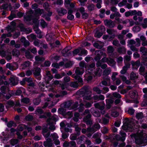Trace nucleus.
Listing matches in <instances>:
<instances>
[{
	"label": "nucleus",
	"mask_w": 147,
	"mask_h": 147,
	"mask_svg": "<svg viewBox=\"0 0 147 147\" xmlns=\"http://www.w3.org/2000/svg\"><path fill=\"white\" fill-rule=\"evenodd\" d=\"M113 95L114 97L116 98H121V96L120 94L116 92H114L113 94Z\"/></svg>",
	"instance_id": "nucleus-48"
},
{
	"label": "nucleus",
	"mask_w": 147,
	"mask_h": 147,
	"mask_svg": "<svg viewBox=\"0 0 147 147\" xmlns=\"http://www.w3.org/2000/svg\"><path fill=\"white\" fill-rule=\"evenodd\" d=\"M100 128V125L98 123H95L92 127H89L88 128V130L89 131L94 132L97 130L99 129Z\"/></svg>",
	"instance_id": "nucleus-5"
},
{
	"label": "nucleus",
	"mask_w": 147,
	"mask_h": 147,
	"mask_svg": "<svg viewBox=\"0 0 147 147\" xmlns=\"http://www.w3.org/2000/svg\"><path fill=\"white\" fill-rule=\"evenodd\" d=\"M16 125V123L13 121H9L7 124V126L8 127H11L13 125Z\"/></svg>",
	"instance_id": "nucleus-45"
},
{
	"label": "nucleus",
	"mask_w": 147,
	"mask_h": 147,
	"mask_svg": "<svg viewBox=\"0 0 147 147\" xmlns=\"http://www.w3.org/2000/svg\"><path fill=\"white\" fill-rule=\"evenodd\" d=\"M80 51V53L78 54L79 56H82L83 55H86L88 54V51L85 49H83L82 48V49Z\"/></svg>",
	"instance_id": "nucleus-27"
},
{
	"label": "nucleus",
	"mask_w": 147,
	"mask_h": 147,
	"mask_svg": "<svg viewBox=\"0 0 147 147\" xmlns=\"http://www.w3.org/2000/svg\"><path fill=\"white\" fill-rule=\"evenodd\" d=\"M104 23L106 26L110 28H113L115 25L114 22L110 19H105L104 20Z\"/></svg>",
	"instance_id": "nucleus-4"
},
{
	"label": "nucleus",
	"mask_w": 147,
	"mask_h": 147,
	"mask_svg": "<svg viewBox=\"0 0 147 147\" xmlns=\"http://www.w3.org/2000/svg\"><path fill=\"white\" fill-rule=\"evenodd\" d=\"M93 46L96 48L99 49H101L103 47V46L99 45L98 43L96 42L94 43Z\"/></svg>",
	"instance_id": "nucleus-40"
},
{
	"label": "nucleus",
	"mask_w": 147,
	"mask_h": 147,
	"mask_svg": "<svg viewBox=\"0 0 147 147\" xmlns=\"http://www.w3.org/2000/svg\"><path fill=\"white\" fill-rule=\"evenodd\" d=\"M74 16L73 14H67V19L71 20H72L74 19Z\"/></svg>",
	"instance_id": "nucleus-54"
},
{
	"label": "nucleus",
	"mask_w": 147,
	"mask_h": 147,
	"mask_svg": "<svg viewBox=\"0 0 147 147\" xmlns=\"http://www.w3.org/2000/svg\"><path fill=\"white\" fill-rule=\"evenodd\" d=\"M131 59V57L128 55H125L124 57V61H129Z\"/></svg>",
	"instance_id": "nucleus-64"
},
{
	"label": "nucleus",
	"mask_w": 147,
	"mask_h": 147,
	"mask_svg": "<svg viewBox=\"0 0 147 147\" xmlns=\"http://www.w3.org/2000/svg\"><path fill=\"white\" fill-rule=\"evenodd\" d=\"M12 54L13 56L18 57L20 55L19 51L17 49H14L12 51Z\"/></svg>",
	"instance_id": "nucleus-19"
},
{
	"label": "nucleus",
	"mask_w": 147,
	"mask_h": 147,
	"mask_svg": "<svg viewBox=\"0 0 147 147\" xmlns=\"http://www.w3.org/2000/svg\"><path fill=\"white\" fill-rule=\"evenodd\" d=\"M35 59L36 61H41L42 62L45 60V58L43 57H40L39 56H36Z\"/></svg>",
	"instance_id": "nucleus-37"
},
{
	"label": "nucleus",
	"mask_w": 147,
	"mask_h": 147,
	"mask_svg": "<svg viewBox=\"0 0 147 147\" xmlns=\"http://www.w3.org/2000/svg\"><path fill=\"white\" fill-rule=\"evenodd\" d=\"M9 80L10 83L13 86L17 85L18 83V82L13 77H11L9 79Z\"/></svg>",
	"instance_id": "nucleus-17"
},
{
	"label": "nucleus",
	"mask_w": 147,
	"mask_h": 147,
	"mask_svg": "<svg viewBox=\"0 0 147 147\" xmlns=\"http://www.w3.org/2000/svg\"><path fill=\"white\" fill-rule=\"evenodd\" d=\"M135 142L136 144L142 145L144 142V140L142 138H139L135 140Z\"/></svg>",
	"instance_id": "nucleus-16"
},
{
	"label": "nucleus",
	"mask_w": 147,
	"mask_h": 147,
	"mask_svg": "<svg viewBox=\"0 0 147 147\" xmlns=\"http://www.w3.org/2000/svg\"><path fill=\"white\" fill-rule=\"evenodd\" d=\"M102 62H107V63L109 65V63L111 64H113L115 62V60L111 58H109V59L106 57H103L101 59Z\"/></svg>",
	"instance_id": "nucleus-6"
},
{
	"label": "nucleus",
	"mask_w": 147,
	"mask_h": 147,
	"mask_svg": "<svg viewBox=\"0 0 147 147\" xmlns=\"http://www.w3.org/2000/svg\"><path fill=\"white\" fill-rule=\"evenodd\" d=\"M58 113L62 115H64L66 114V112L64 109L62 108H59L58 110Z\"/></svg>",
	"instance_id": "nucleus-38"
},
{
	"label": "nucleus",
	"mask_w": 147,
	"mask_h": 147,
	"mask_svg": "<svg viewBox=\"0 0 147 147\" xmlns=\"http://www.w3.org/2000/svg\"><path fill=\"white\" fill-rule=\"evenodd\" d=\"M76 80H77V82L78 83H80V84H82L83 81L82 78L80 77V76H78V78L76 79Z\"/></svg>",
	"instance_id": "nucleus-49"
},
{
	"label": "nucleus",
	"mask_w": 147,
	"mask_h": 147,
	"mask_svg": "<svg viewBox=\"0 0 147 147\" xmlns=\"http://www.w3.org/2000/svg\"><path fill=\"white\" fill-rule=\"evenodd\" d=\"M57 12L58 13L59 15V16H62L67 13L66 10L64 9L63 7L61 8L60 10L57 9Z\"/></svg>",
	"instance_id": "nucleus-13"
},
{
	"label": "nucleus",
	"mask_w": 147,
	"mask_h": 147,
	"mask_svg": "<svg viewBox=\"0 0 147 147\" xmlns=\"http://www.w3.org/2000/svg\"><path fill=\"white\" fill-rule=\"evenodd\" d=\"M41 25L43 28H45L47 26V23L44 20L42 19L41 20V22L40 23Z\"/></svg>",
	"instance_id": "nucleus-42"
},
{
	"label": "nucleus",
	"mask_w": 147,
	"mask_h": 147,
	"mask_svg": "<svg viewBox=\"0 0 147 147\" xmlns=\"http://www.w3.org/2000/svg\"><path fill=\"white\" fill-rule=\"evenodd\" d=\"M49 129L48 127H45L42 129V134L43 136H44V134L48 132L49 131Z\"/></svg>",
	"instance_id": "nucleus-53"
},
{
	"label": "nucleus",
	"mask_w": 147,
	"mask_h": 147,
	"mask_svg": "<svg viewBox=\"0 0 147 147\" xmlns=\"http://www.w3.org/2000/svg\"><path fill=\"white\" fill-rule=\"evenodd\" d=\"M135 112V110L132 108H129L128 110V112L130 115H133Z\"/></svg>",
	"instance_id": "nucleus-51"
},
{
	"label": "nucleus",
	"mask_w": 147,
	"mask_h": 147,
	"mask_svg": "<svg viewBox=\"0 0 147 147\" xmlns=\"http://www.w3.org/2000/svg\"><path fill=\"white\" fill-rule=\"evenodd\" d=\"M31 62L29 61H25L22 65L24 69L29 67L30 65Z\"/></svg>",
	"instance_id": "nucleus-36"
},
{
	"label": "nucleus",
	"mask_w": 147,
	"mask_h": 147,
	"mask_svg": "<svg viewBox=\"0 0 147 147\" xmlns=\"http://www.w3.org/2000/svg\"><path fill=\"white\" fill-rule=\"evenodd\" d=\"M22 101L24 103L27 104L29 102L30 100L28 98H24L22 99Z\"/></svg>",
	"instance_id": "nucleus-56"
},
{
	"label": "nucleus",
	"mask_w": 147,
	"mask_h": 147,
	"mask_svg": "<svg viewBox=\"0 0 147 147\" xmlns=\"http://www.w3.org/2000/svg\"><path fill=\"white\" fill-rule=\"evenodd\" d=\"M105 105V103L103 101L95 103L94 105V106L95 108L98 109L100 110L104 109Z\"/></svg>",
	"instance_id": "nucleus-7"
},
{
	"label": "nucleus",
	"mask_w": 147,
	"mask_h": 147,
	"mask_svg": "<svg viewBox=\"0 0 147 147\" xmlns=\"http://www.w3.org/2000/svg\"><path fill=\"white\" fill-rule=\"evenodd\" d=\"M84 71V69L80 70L79 69H76L75 71V73L77 75L79 76L82 75L83 74Z\"/></svg>",
	"instance_id": "nucleus-31"
},
{
	"label": "nucleus",
	"mask_w": 147,
	"mask_h": 147,
	"mask_svg": "<svg viewBox=\"0 0 147 147\" xmlns=\"http://www.w3.org/2000/svg\"><path fill=\"white\" fill-rule=\"evenodd\" d=\"M82 90L81 91V94H84L83 98L86 100H90L91 98L90 92L88 90V87L84 86L82 87Z\"/></svg>",
	"instance_id": "nucleus-1"
},
{
	"label": "nucleus",
	"mask_w": 147,
	"mask_h": 147,
	"mask_svg": "<svg viewBox=\"0 0 147 147\" xmlns=\"http://www.w3.org/2000/svg\"><path fill=\"white\" fill-rule=\"evenodd\" d=\"M82 49V48L79 47L77 49H76L72 51L73 56H75L77 55L80 52V50Z\"/></svg>",
	"instance_id": "nucleus-20"
},
{
	"label": "nucleus",
	"mask_w": 147,
	"mask_h": 147,
	"mask_svg": "<svg viewBox=\"0 0 147 147\" xmlns=\"http://www.w3.org/2000/svg\"><path fill=\"white\" fill-rule=\"evenodd\" d=\"M129 121V119L128 118H126L123 121V123L124 125L128 126Z\"/></svg>",
	"instance_id": "nucleus-47"
},
{
	"label": "nucleus",
	"mask_w": 147,
	"mask_h": 147,
	"mask_svg": "<svg viewBox=\"0 0 147 147\" xmlns=\"http://www.w3.org/2000/svg\"><path fill=\"white\" fill-rule=\"evenodd\" d=\"M79 11L81 14H82L85 12V8L83 7H81L77 9V11Z\"/></svg>",
	"instance_id": "nucleus-57"
},
{
	"label": "nucleus",
	"mask_w": 147,
	"mask_h": 147,
	"mask_svg": "<svg viewBox=\"0 0 147 147\" xmlns=\"http://www.w3.org/2000/svg\"><path fill=\"white\" fill-rule=\"evenodd\" d=\"M92 115L90 114H87L86 116L84 117L83 119V120H86L88 119H91Z\"/></svg>",
	"instance_id": "nucleus-55"
},
{
	"label": "nucleus",
	"mask_w": 147,
	"mask_h": 147,
	"mask_svg": "<svg viewBox=\"0 0 147 147\" xmlns=\"http://www.w3.org/2000/svg\"><path fill=\"white\" fill-rule=\"evenodd\" d=\"M102 57V56L100 54L96 55V56L94 58V59L96 61H100V59Z\"/></svg>",
	"instance_id": "nucleus-59"
},
{
	"label": "nucleus",
	"mask_w": 147,
	"mask_h": 147,
	"mask_svg": "<svg viewBox=\"0 0 147 147\" xmlns=\"http://www.w3.org/2000/svg\"><path fill=\"white\" fill-rule=\"evenodd\" d=\"M43 95V93L39 95V97H37L34 99L33 100V103L34 105H38L41 102L40 97Z\"/></svg>",
	"instance_id": "nucleus-10"
},
{
	"label": "nucleus",
	"mask_w": 147,
	"mask_h": 147,
	"mask_svg": "<svg viewBox=\"0 0 147 147\" xmlns=\"http://www.w3.org/2000/svg\"><path fill=\"white\" fill-rule=\"evenodd\" d=\"M51 64V62L50 61L48 60L46 61L44 63L43 66L45 67H49Z\"/></svg>",
	"instance_id": "nucleus-52"
},
{
	"label": "nucleus",
	"mask_w": 147,
	"mask_h": 147,
	"mask_svg": "<svg viewBox=\"0 0 147 147\" xmlns=\"http://www.w3.org/2000/svg\"><path fill=\"white\" fill-rule=\"evenodd\" d=\"M136 12V10H130L129 11L126 12L125 13V15L126 17H128L129 16L134 15Z\"/></svg>",
	"instance_id": "nucleus-11"
},
{
	"label": "nucleus",
	"mask_w": 147,
	"mask_h": 147,
	"mask_svg": "<svg viewBox=\"0 0 147 147\" xmlns=\"http://www.w3.org/2000/svg\"><path fill=\"white\" fill-rule=\"evenodd\" d=\"M26 90L24 88L21 87L18 88L16 91L15 92V95L17 96H19L21 94L22 92H25Z\"/></svg>",
	"instance_id": "nucleus-12"
},
{
	"label": "nucleus",
	"mask_w": 147,
	"mask_h": 147,
	"mask_svg": "<svg viewBox=\"0 0 147 147\" xmlns=\"http://www.w3.org/2000/svg\"><path fill=\"white\" fill-rule=\"evenodd\" d=\"M7 104L8 105V106H7V105L6 106V108L12 107L15 105V103L14 101L11 100H8L7 102Z\"/></svg>",
	"instance_id": "nucleus-18"
},
{
	"label": "nucleus",
	"mask_w": 147,
	"mask_h": 147,
	"mask_svg": "<svg viewBox=\"0 0 147 147\" xmlns=\"http://www.w3.org/2000/svg\"><path fill=\"white\" fill-rule=\"evenodd\" d=\"M71 87L74 88H76L78 86V84L77 82H72L70 84Z\"/></svg>",
	"instance_id": "nucleus-46"
},
{
	"label": "nucleus",
	"mask_w": 147,
	"mask_h": 147,
	"mask_svg": "<svg viewBox=\"0 0 147 147\" xmlns=\"http://www.w3.org/2000/svg\"><path fill=\"white\" fill-rule=\"evenodd\" d=\"M91 111L93 115L95 117H99L101 116L100 111L97 109H93L92 108L91 109Z\"/></svg>",
	"instance_id": "nucleus-8"
},
{
	"label": "nucleus",
	"mask_w": 147,
	"mask_h": 147,
	"mask_svg": "<svg viewBox=\"0 0 147 147\" xmlns=\"http://www.w3.org/2000/svg\"><path fill=\"white\" fill-rule=\"evenodd\" d=\"M141 29V28L140 26H135L133 27L132 30L134 32H138L140 31Z\"/></svg>",
	"instance_id": "nucleus-34"
},
{
	"label": "nucleus",
	"mask_w": 147,
	"mask_h": 147,
	"mask_svg": "<svg viewBox=\"0 0 147 147\" xmlns=\"http://www.w3.org/2000/svg\"><path fill=\"white\" fill-rule=\"evenodd\" d=\"M95 6L94 4L92 3L88 5L87 7L88 10L90 11H92L94 9Z\"/></svg>",
	"instance_id": "nucleus-43"
},
{
	"label": "nucleus",
	"mask_w": 147,
	"mask_h": 147,
	"mask_svg": "<svg viewBox=\"0 0 147 147\" xmlns=\"http://www.w3.org/2000/svg\"><path fill=\"white\" fill-rule=\"evenodd\" d=\"M93 98L94 100H104L105 97L104 95L102 94H100L99 95H94L93 96Z\"/></svg>",
	"instance_id": "nucleus-14"
},
{
	"label": "nucleus",
	"mask_w": 147,
	"mask_h": 147,
	"mask_svg": "<svg viewBox=\"0 0 147 147\" xmlns=\"http://www.w3.org/2000/svg\"><path fill=\"white\" fill-rule=\"evenodd\" d=\"M25 56L26 58L29 59H31L32 57V56L30 52L28 51H26L25 53Z\"/></svg>",
	"instance_id": "nucleus-44"
},
{
	"label": "nucleus",
	"mask_w": 147,
	"mask_h": 147,
	"mask_svg": "<svg viewBox=\"0 0 147 147\" xmlns=\"http://www.w3.org/2000/svg\"><path fill=\"white\" fill-rule=\"evenodd\" d=\"M107 32L109 34L111 35H115V34L114 33L115 31L113 29H107Z\"/></svg>",
	"instance_id": "nucleus-24"
},
{
	"label": "nucleus",
	"mask_w": 147,
	"mask_h": 147,
	"mask_svg": "<svg viewBox=\"0 0 147 147\" xmlns=\"http://www.w3.org/2000/svg\"><path fill=\"white\" fill-rule=\"evenodd\" d=\"M103 34V33L100 32L99 30H97L94 34V36L96 38H100Z\"/></svg>",
	"instance_id": "nucleus-30"
},
{
	"label": "nucleus",
	"mask_w": 147,
	"mask_h": 147,
	"mask_svg": "<svg viewBox=\"0 0 147 147\" xmlns=\"http://www.w3.org/2000/svg\"><path fill=\"white\" fill-rule=\"evenodd\" d=\"M41 69L39 67H37L36 68L33 72V74L34 77L39 80H40L41 79Z\"/></svg>",
	"instance_id": "nucleus-3"
},
{
	"label": "nucleus",
	"mask_w": 147,
	"mask_h": 147,
	"mask_svg": "<svg viewBox=\"0 0 147 147\" xmlns=\"http://www.w3.org/2000/svg\"><path fill=\"white\" fill-rule=\"evenodd\" d=\"M83 121L84 123H86L87 125L90 126H91L93 124L92 120L91 119L84 120Z\"/></svg>",
	"instance_id": "nucleus-33"
},
{
	"label": "nucleus",
	"mask_w": 147,
	"mask_h": 147,
	"mask_svg": "<svg viewBox=\"0 0 147 147\" xmlns=\"http://www.w3.org/2000/svg\"><path fill=\"white\" fill-rule=\"evenodd\" d=\"M137 92L136 91H130L129 92V95L130 97L132 98H134L137 95Z\"/></svg>",
	"instance_id": "nucleus-29"
},
{
	"label": "nucleus",
	"mask_w": 147,
	"mask_h": 147,
	"mask_svg": "<svg viewBox=\"0 0 147 147\" xmlns=\"http://www.w3.org/2000/svg\"><path fill=\"white\" fill-rule=\"evenodd\" d=\"M51 136L54 140L59 138L57 134L55 133H54L52 134Z\"/></svg>",
	"instance_id": "nucleus-60"
},
{
	"label": "nucleus",
	"mask_w": 147,
	"mask_h": 147,
	"mask_svg": "<svg viewBox=\"0 0 147 147\" xmlns=\"http://www.w3.org/2000/svg\"><path fill=\"white\" fill-rule=\"evenodd\" d=\"M34 17V16L33 15H28L26 16H24V19L26 22H28L31 21Z\"/></svg>",
	"instance_id": "nucleus-21"
},
{
	"label": "nucleus",
	"mask_w": 147,
	"mask_h": 147,
	"mask_svg": "<svg viewBox=\"0 0 147 147\" xmlns=\"http://www.w3.org/2000/svg\"><path fill=\"white\" fill-rule=\"evenodd\" d=\"M18 142L19 140L17 139L12 138L10 140V144L13 146L18 144Z\"/></svg>",
	"instance_id": "nucleus-22"
},
{
	"label": "nucleus",
	"mask_w": 147,
	"mask_h": 147,
	"mask_svg": "<svg viewBox=\"0 0 147 147\" xmlns=\"http://www.w3.org/2000/svg\"><path fill=\"white\" fill-rule=\"evenodd\" d=\"M136 117L138 119H141L144 118L143 113L142 112L138 113L136 114Z\"/></svg>",
	"instance_id": "nucleus-25"
},
{
	"label": "nucleus",
	"mask_w": 147,
	"mask_h": 147,
	"mask_svg": "<svg viewBox=\"0 0 147 147\" xmlns=\"http://www.w3.org/2000/svg\"><path fill=\"white\" fill-rule=\"evenodd\" d=\"M72 103L71 101L65 102L64 103V107L65 108H69L72 105Z\"/></svg>",
	"instance_id": "nucleus-23"
},
{
	"label": "nucleus",
	"mask_w": 147,
	"mask_h": 147,
	"mask_svg": "<svg viewBox=\"0 0 147 147\" xmlns=\"http://www.w3.org/2000/svg\"><path fill=\"white\" fill-rule=\"evenodd\" d=\"M73 64L72 61H69L65 64L64 66L65 68H67L72 66Z\"/></svg>",
	"instance_id": "nucleus-35"
},
{
	"label": "nucleus",
	"mask_w": 147,
	"mask_h": 147,
	"mask_svg": "<svg viewBox=\"0 0 147 147\" xmlns=\"http://www.w3.org/2000/svg\"><path fill=\"white\" fill-rule=\"evenodd\" d=\"M33 119V117L32 115L28 114L25 117L24 119L26 121H31Z\"/></svg>",
	"instance_id": "nucleus-28"
},
{
	"label": "nucleus",
	"mask_w": 147,
	"mask_h": 147,
	"mask_svg": "<svg viewBox=\"0 0 147 147\" xmlns=\"http://www.w3.org/2000/svg\"><path fill=\"white\" fill-rule=\"evenodd\" d=\"M109 119L105 118L102 119V123L106 125L109 123Z\"/></svg>",
	"instance_id": "nucleus-63"
},
{
	"label": "nucleus",
	"mask_w": 147,
	"mask_h": 147,
	"mask_svg": "<svg viewBox=\"0 0 147 147\" xmlns=\"http://www.w3.org/2000/svg\"><path fill=\"white\" fill-rule=\"evenodd\" d=\"M140 51L142 53L143 55H147V49H146L145 47L144 46L141 47L140 49Z\"/></svg>",
	"instance_id": "nucleus-15"
},
{
	"label": "nucleus",
	"mask_w": 147,
	"mask_h": 147,
	"mask_svg": "<svg viewBox=\"0 0 147 147\" xmlns=\"http://www.w3.org/2000/svg\"><path fill=\"white\" fill-rule=\"evenodd\" d=\"M82 18L84 19H86L88 17V14L87 13L84 12L82 14Z\"/></svg>",
	"instance_id": "nucleus-58"
},
{
	"label": "nucleus",
	"mask_w": 147,
	"mask_h": 147,
	"mask_svg": "<svg viewBox=\"0 0 147 147\" xmlns=\"http://www.w3.org/2000/svg\"><path fill=\"white\" fill-rule=\"evenodd\" d=\"M36 35L34 34H31L29 36H27V38H28L29 40L30 41V38L32 40H35L36 38Z\"/></svg>",
	"instance_id": "nucleus-41"
},
{
	"label": "nucleus",
	"mask_w": 147,
	"mask_h": 147,
	"mask_svg": "<svg viewBox=\"0 0 147 147\" xmlns=\"http://www.w3.org/2000/svg\"><path fill=\"white\" fill-rule=\"evenodd\" d=\"M44 13V10L43 9L38 8L34 10V15L35 17L40 16Z\"/></svg>",
	"instance_id": "nucleus-9"
},
{
	"label": "nucleus",
	"mask_w": 147,
	"mask_h": 147,
	"mask_svg": "<svg viewBox=\"0 0 147 147\" xmlns=\"http://www.w3.org/2000/svg\"><path fill=\"white\" fill-rule=\"evenodd\" d=\"M131 64L132 67L135 66L139 67L140 65V62L138 61H132L131 62Z\"/></svg>",
	"instance_id": "nucleus-39"
},
{
	"label": "nucleus",
	"mask_w": 147,
	"mask_h": 147,
	"mask_svg": "<svg viewBox=\"0 0 147 147\" xmlns=\"http://www.w3.org/2000/svg\"><path fill=\"white\" fill-rule=\"evenodd\" d=\"M7 89V86H3L1 87L0 90L2 93L6 94V90Z\"/></svg>",
	"instance_id": "nucleus-32"
},
{
	"label": "nucleus",
	"mask_w": 147,
	"mask_h": 147,
	"mask_svg": "<svg viewBox=\"0 0 147 147\" xmlns=\"http://www.w3.org/2000/svg\"><path fill=\"white\" fill-rule=\"evenodd\" d=\"M145 69V66L141 65L139 69V71L140 72H142L144 71Z\"/></svg>",
	"instance_id": "nucleus-62"
},
{
	"label": "nucleus",
	"mask_w": 147,
	"mask_h": 147,
	"mask_svg": "<svg viewBox=\"0 0 147 147\" xmlns=\"http://www.w3.org/2000/svg\"><path fill=\"white\" fill-rule=\"evenodd\" d=\"M93 89L94 91L96 92L98 94H100L101 93L102 90L97 87H94Z\"/></svg>",
	"instance_id": "nucleus-50"
},
{
	"label": "nucleus",
	"mask_w": 147,
	"mask_h": 147,
	"mask_svg": "<svg viewBox=\"0 0 147 147\" xmlns=\"http://www.w3.org/2000/svg\"><path fill=\"white\" fill-rule=\"evenodd\" d=\"M113 44L114 45L116 46H118L119 45H120L119 43V41L117 39L114 40L113 41Z\"/></svg>",
	"instance_id": "nucleus-61"
},
{
	"label": "nucleus",
	"mask_w": 147,
	"mask_h": 147,
	"mask_svg": "<svg viewBox=\"0 0 147 147\" xmlns=\"http://www.w3.org/2000/svg\"><path fill=\"white\" fill-rule=\"evenodd\" d=\"M71 49L70 47L68 48V47H66L64 48L62 51L61 53L63 56H65L66 54V53L68 52Z\"/></svg>",
	"instance_id": "nucleus-26"
},
{
	"label": "nucleus",
	"mask_w": 147,
	"mask_h": 147,
	"mask_svg": "<svg viewBox=\"0 0 147 147\" xmlns=\"http://www.w3.org/2000/svg\"><path fill=\"white\" fill-rule=\"evenodd\" d=\"M119 133L121 136L119 135H116L115 136V138L117 140L123 142L125 140L126 134L122 130Z\"/></svg>",
	"instance_id": "nucleus-2"
}]
</instances>
